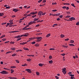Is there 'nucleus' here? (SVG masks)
Instances as JSON below:
<instances>
[{
	"label": "nucleus",
	"instance_id": "1",
	"mask_svg": "<svg viewBox=\"0 0 79 79\" xmlns=\"http://www.w3.org/2000/svg\"><path fill=\"white\" fill-rule=\"evenodd\" d=\"M0 73H1V74H8V73L4 70H3L2 71L0 72Z\"/></svg>",
	"mask_w": 79,
	"mask_h": 79
},
{
	"label": "nucleus",
	"instance_id": "2",
	"mask_svg": "<svg viewBox=\"0 0 79 79\" xmlns=\"http://www.w3.org/2000/svg\"><path fill=\"white\" fill-rule=\"evenodd\" d=\"M28 35H29V34H28V33H26L24 35H20V37H23V36L27 37V36H28Z\"/></svg>",
	"mask_w": 79,
	"mask_h": 79
},
{
	"label": "nucleus",
	"instance_id": "3",
	"mask_svg": "<svg viewBox=\"0 0 79 79\" xmlns=\"http://www.w3.org/2000/svg\"><path fill=\"white\" fill-rule=\"evenodd\" d=\"M25 71H27L28 73H31L32 72H31V70L30 69H25Z\"/></svg>",
	"mask_w": 79,
	"mask_h": 79
},
{
	"label": "nucleus",
	"instance_id": "4",
	"mask_svg": "<svg viewBox=\"0 0 79 79\" xmlns=\"http://www.w3.org/2000/svg\"><path fill=\"white\" fill-rule=\"evenodd\" d=\"M42 12L41 11H40L38 13V15L39 16H42Z\"/></svg>",
	"mask_w": 79,
	"mask_h": 79
},
{
	"label": "nucleus",
	"instance_id": "5",
	"mask_svg": "<svg viewBox=\"0 0 79 79\" xmlns=\"http://www.w3.org/2000/svg\"><path fill=\"white\" fill-rule=\"evenodd\" d=\"M18 9H14L13 10V11H14V12H17V11H18Z\"/></svg>",
	"mask_w": 79,
	"mask_h": 79
},
{
	"label": "nucleus",
	"instance_id": "6",
	"mask_svg": "<svg viewBox=\"0 0 79 79\" xmlns=\"http://www.w3.org/2000/svg\"><path fill=\"white\" fill-rule=\"evenodd\" d=\"M43 65H44V64H42L40 63L39 64V65L41 67H42V66H43Z\"/></svg>",
	"mask_w": 79,
	"mask_h": 79
},
{
	"label": "nucleus",
	"instance_id": "7",
	"mask_svg": "<svg viewBox=\"0 0 79 79\" xmlns=\"http://www.w3.org/2000/svg\"><path fill=\"white\" fill-rule=\"evenodd\" d=\"M20 37H21L20 35H19L15 37V38H17V39H18V38H20Z\"/></svg>",
	"mask_w": 79,
	"mask_h": 79
},
{
	"label": "nucleus",
	"instance_id": "8",
	"mask_svg": "<svg viewBox=\"0 0 79 79\" xmlns=\"http://www.w3.org/2000/svg\"><path fill=\"white\" fill-rule=\"evenodd\" d=\"M50 34L49 33L46 36V37H50Z\"/></svg>",
	"mask_w": 79,
	"mask_h": 79
},
{
	"label": "nucleus",
	"instance_id": "9",
	"mask_svg": "<svg viewBox=\"0 0 79 79\" xmlns=\"http://www.w3.org/2000/svg\"><path fill=\"white\" fill-rule=\"evenodd\" d=\"M24 50H29L28 48H23Z\"/></svg>",
	"mask_w": 79,
	"mask_h": 79
},
{
	"label": "nucleus",
	"instance_id": "10",
	"mask_svg": "<svg viewBox=\"0 0 79 79\" xmlns=\"http://www.w3.org/2000/svg\"><path fill=\"white\" fill-rule=\"evenodd\" d=\"M74 42V41L73 40H70V43L71 44H73Z\"/></svg>",
	"mask_w": 79,
	"mask_h": 79
},
{
	"label": "nucleus",
	"instance_id": "11",
	"mask_svg": "<svg viewBox=\"0 0 79 79\" xmlns=\"http://www.w3.org/2000/svg\"><path fill=\"white\" fill-rule=\"evenodd\" d=\"M49 63L50 64H51L53 63V61H52V60H50V61H49Z\"/></svg>",
	"mask_w": 79,
	"mask_h": 79
},
{
	"label": "nucleus",
	"instance_id": "12",
	"mask_svg": "<svg viewBox=\"0 0 79 79\" xmlns=\"http://www.w3.org/2000/svg\"><path fill=\"white\" fill-rule=\"evenodd\" d=\"M60 13L56 14H55V16H60Z\"/></svg>",
	"mask_w": 79,
	"mask_h": 79
},
{
	"label": "nucleus",
	"instance_id": "13",
	"mask_svg": "<svg viewBox=\"0 0 79 79\" xmlns=\"http://www.w3.org/2000/svg\"><path fill=\"white\" fill-rule=\"evenodd\" d=\"M60 37H61V38H63V37H64V35L63 34H61L60 35Z\"/></svg>",
	"mask_w": 79,
	"mask_h": 79
},
{
	"label": "nucleus",
	"instance_id": "14",
	"mask_svg": "<svg viewBox=\"0 0 79 79\" xmlns=\"http://www.w3.org/2000/svg\"><path fill=\"white\" fill-rule=\"evenodd\" d=\"M10 79H16V78L15 77H10Z\"/></svg>",
	"mask_w": 79,
	"mask_h": 79
},
{
	"label": "nucleus",
	"instance_id": "15",
	"mask_svg": "<svg viewBox=\"0 0 79 79\" xmlns=\"http://www.w3.org/2000/svg\"><path fill=\"white\" fill-rule=\"evenodd\" d=\"M28 24L29 25H31V24H33V23H32V21H31Z\"/></svg>",
	"mask_w": 79,
	"mask_h": 79
},
{
	"label": "nucleus",
	"instance_id": "16",
	"mask_svg": "<svg viewBox=\"0 0 79 79\" xmlns=\"http://www.w3.org/2000/svg\"><path fill=\"white\" fill-rule=\"evenodd\" d=\"M4 15V14H3V13H0V16H3V15Z\"/></svg>",
	"mask_w": 79,
	"mask_h": 79
},
{
	"label": "nucleus",
	"instance_id": "17",
	"mask_svg": "<svg viewBox=\"0 0 79 79\" xmlns=\"http://www.w3.org/2000/svg\"><path fill=\"white\" fill-rule=\"evenodd\" d=\"M62 72L64 73V74H65L66 73V71H62Z\"/></svg>",
	"mask_w": 79,
	"mask_h": 79
},
{
	"label": "nucleus",
	"instance_id": "18",
	"mask_svg": "<svg viewBox=\"0 0 79 79\" xmlns=\"http://www.w3.org/2000/svg\"><path fill=\"white\" fill-rule=\"evenodd\" d=\"M16 55V54L15 53H14V54L12 55V56H15Z\"/></svg>",
	"mask_w": 79,
	"mask_h": 79
},
{
	"label": "nucleus",
	"instance_id": "19",
	"mask_svg": "<svg viewBox=\"0 0 79 79\" xmlns=\"http://www.w3.org/2000/svg\"><path fill=\"white\" fill-rule=\"evenodd\" d=\"M26 28H27V27H25L22 30H27Z\"/></svg>",
	"mask_w": 79,
	"mask_h": 79
},
{
	"label": "nucleus",
	"instance_id": "20",
	"mask_svg": "<svg viewBox=\"0 0 79 79\" xmlns=\"http://www.w3.org/2000/svg\"><path fill=\"white\" fill-rule=\"evenodd\" d=\"M22 50L20 49V50H17L16 51V52H22Z\"/></svg>",
	"mask_w": 79,
	"mask_h": 79
},
{
	"label": "nucleus",
	"instance_id": "21",
	"mask_svg": "<svg viewBox=\"0 0 79 79\" xmlns=\"http://www.w3.org/2000/svg\"><path fill=\"white\" fill-rule=\"evenodd\" d=\"M11 49L12 50H15L16 49V48H11Z\"/></svg>",
	"mask_w": 79,
	"mask_h": 79
},
{
	"label": "nucleus",
	"instance_id": "22",
	"mask_svg": "<svg viewBox=\"0 0 79 79\" xmlns=\"http://www.w3.org/2000/svg\"><path fill=\"white\" fill-rule=\"evenodd\" d=\"M10 71H11V73H14V70L12 69H11L10 70Z\"/></svg>",
	"mask_w": 79,
	"mask_h": 79
},
{
	"label": "nucleus",
	"instance_id": "23",
	"mask_svg": "<svg viewBox=\"0 0 79 79\" xmlns=\"http://www.w3.org/2000/svg\"><path fill=\"white\" fill-rule=\"evenodd\" d=\"M28 56H34V55H27Z\"/></svg>",
	"mask_w": 79,
	"mask_h": 79
},
{
	"label": "nucleus",
	"instance_id": "24",
	"mask_svg": "<svg viewBox=\"0 0 79 79\" xmlns=\"http://www.w3.org/2000/svg\"><path fill=\"white\" fill-rule=\"evenodd\" d=\"M71 5H72V6H73V7H74V8H75V7H76V6H74V4H73V3L71 4Z\"/></svg>",
	"mask_w": 79,
	"mask_h": 79
},
{
	"label": "nucleus",
	"instance_id": "25",
	"mask_svg": "<svg viewBox=\"0 0 79 79\" xmlns=\"http://www.w3.org/2000/svg\"><path fill=\"white\" fill-rule=\"evenodd\" d=\"M5 37V35H3L1 36L0 37L1 38H3V37Z\"/></svg>",
	"mask_w": 79,
	"mask_h": 79
},
{
	"label": "nucleus",
	"instance_id": "26",
	"mask_svg": "<svg viewBox=\"0 0 79 79\" xmlns=\"http://www.w3.org/2000/svg\"><path fill=\"white\" fill-rule=\"evenodd\" d=\"M62 47H66V48H68V46H65L64 45H62Z\"/></svg>",
	"mask_w": 79,
	"mask_h": 79
},
{
	"label": "nucleus",
	"instance_id": "27",
	"mask_svg": "<svg viewBox=\"0 0 79 79\" xmlns=\"http://www.w3.org/2000/svg\"><path fill=\"white\" fill-rule=\"evenodd\" d=\"M11 68H15L16 66H12L11 67Z\"/></svg>",
	"mask_w": 79,
	"mask_h": 79
},
{
	"label": "nucleus",
	"instance_id": "28",
	"mask_svg": "<svg viewBox=\"0 0 79 79\" xmlns=\"http://www.w3.org/2000/svg\"><path fill=\"white\" fill-rule=\"evenodd\" d=\"M50 50H55V49L54 48H50Z\"/></svg>",
	"mask_w": 79,
	"mask_h": 79
},
{
	"label": "nucleus",
	"instance_id": "29",
	"mask_svg": "<svg viewBox=\"0 0 79 79\" xmlns=\"http://www.w3.org/2000/svg\"><path fill=\"white\" fill-rule=\"evenodd\" d=\"M52 16H55V14H51V13H50V16H52Z\"/></svg>",
	"mask_w": 79,
	"mask_h": 79
},
{
	"label": "nucleus",
	"instance_id": "30",
	"mask_svg": "<svg viewBox=\"0 0 79 79\" xmlns=\"http://www.w3.org/2000/svg\"><path fill=\"white\" fill-rule=\"evenodd\" d=\"M63 17V15H61L60 16H59V18H62Z\"/></svg>",
	"mask_w": 79,
	"mask_h": 79
},
{
	"label": "nucleus",
	"instance_id": "31",
	"mask_svg": "<svg viewBox=\"0 0 79 79\" xmlns=\"http://www.w3.org/2000/svg\"><path fill=\"white\" fill-rule=\"evenodd\" d=\"M37 20H38V19L37 18H35L34 19V21H37Z\"/></svg>",
	"mask_w": 79,
	"mask_h": 79
},
{
	"label": "nucleus",
	"instance_id": "32",
	"mask_svg": "<svg viewBox=\"0 0 79 79\" xmlns=\"http://www.w3.org/2000/svg\"><path fill=\"white\" fill-rule=\"evenodd\" d=\"M27 61H31V59H27Z\"/></svg>",
	"mask_w": 79,
	"mask_h": 79
},
{
	"label": "nucleus",
	"instance_id": "33",
	"mask_svg": "<svg viewBox=\"0 0 79 79\" xmlns=\"http://www.w3.org/2000/svg\"><path fill=\"white\" fill-rule=\"evenodd\" d=\"M69 45H70V46H74V45L73 44H69Z\"/></svg>",
	"mask_w": 79,
	"mask_h": 79
},
{
	"label": "nucleus",
	"instance_id": "34",
	"mask_svg": "<svg viewBox=\"0 0 79 79\" xmlns=\"http://www.w3.org/2000/svg\"><path fill=\"white\" fill-rule=\"evenodd\" d=\"M36 75H37V76H39V75L40 73H39V72H36Z\"/></svg>",
	"mask_w": 79,
	"mask_h": 79
},
{
	"label": "nucleus",
	"instance_id": "35",
	"mask_svg": "<svg viewBox=\"0 0 79 79\" xmlns=\"http://www.w3.org/2000/svg\"><path fill=\"white\" fill-rule=\"evenodd\" d=\"M76 24L77 26H79V22H78L77 23H76Z\"/></svg>",
	"mask_w": 79,
	"mask_h": 79
},
{
	"label": "nucleus",
	"instance_id": "36",
	"mask_svg": "<svg viewBox=\"0 0 79 79\" xmlns=\"http://www.w3.org/2000/svg\"><path fill=\"white\" fill-rule=\"evenodd\" d=\"M71 18H72V20H75V19H76L75 18H74L73 17H71Z\"/></svg>",
	"mask_w": 79,
	"mask_h": 79
},
{
	"label": "nucleus",
	"instance_id": "37",
	"mask_svg": "<svg viewBox=\"0 0 79 79\" xmlns=\"http://www.w3.org/2000/svg\"><path fill=\"white\" fill-rule=\"evenodd\" d=\"M69 21H73L72 17L69 18Z\"/></svg>",
	"mask_w": 79,
	"mask_h": 79
},
{
	"label": "nucleus",
	"instance_id": "38",
	"mask_svg": "<svg viewBox=\"0 0 79 79\" xmlns=\"http://www.w3.org/2000/svg\"><path fill=\"white\" fill-rule=\"evenodd\" d=\"M27 65V64H25L22 65V66H25Z\"/></svg>",
	"mask_w": 79,
	"mask_h": 79
},
{
	"label": "nucleus",
	"instance_id": "39",
	"mask_svg": "<svg viewBox=\"0 0 79 79\" xmlns=\"http://www.w3.org/2000/svg\"><path fill=\"white\" fill-rule=\"evenodd\" d=\"M32 29V28L30 27L26 28V29H27V30H29L30 29Z\"/></svg>",
	"mask_w": 79,
	"mask_h": 79
},
{
	"label": "nucleus",
	"instance_id": "40",
	"mask_svg": "<svg viewBox=\"0 0 79 79\" xmlns=\"http://www.w3.org/2000/svg\"><path fill=\"white\" fill-rule=\"evenodd\" d=\"M6 24V23H2V25H5V24Z\"/></svg>",
	"mask_w": 79,
	"mask_h": 79
},
{
	"label": "nucleus",
	"instance_id": "41",
	"mask_svg": "<svg viewBox=\"0 0 79 79\" xmlns=\"http://www.w3.org/2000/svg\"><path fill=\"white\" fill-rule=\"evenodd\" d=\"M71 16H69V15H67L66 17H65V18H70Z\"/></svg>",
	"mask_w": 79,
	"mask_h": 79
},
{
	"label": "nucleus",
	"instance_id": "42",
	"mask_svg": "<svg viewBox=\"0 0 79 79\" xmlns=\"http://www.w3.org/2000/svg\"><path fill=\"white\" fill-rule=\"evenodd\" d=\"M21 38H19V39H18L17 40V41H19V40H21Z\"/></svg>",
	"mask_w": 79,
	"mask_h": 79
},
{
	"label": "nucleus",
	"instance_id": "43",
	"mask_svg": "<svg viewBox=\"0 0 79 79\" xmlns=\"http://www.w3.org/2000/svg\"><path fill=\"white\" fill-rule=\"evenodd\" d=\"M31 44H35V42H33Z\"/></svg>",
	"mask_w": 79,
	"mask_h": 79
},
{
	"label": "nucleus",
	"instance_id": "44",
	"mask_svg": "<svg viewBox=\"0 0 79 79\" xmlns=\"http://www.w3.org/2000/svg\"><path fill=\"white\" fill-rule=\"evenodd\" d=\"M69 76H71V77L72 76V77L74 76V75H72V74H70V75H69Z\"/></svg>",
	"mask_w": 79,
	"mask_h": 79
},
{
	"label": "nucleus",
	"instance_id": "45",
	"mask_svg": "<svg viewBox=\"0 0 79 79\" xmlns=\"http://www.w3.org/2000/svg\"><path fill=\"white\" fill-rule=\"evenodd\" d=\"M15 33V31H9V33Z\"/></svg>",
	"mask_w": 79,
	"mask_h": 79
},
{
	"label": "nucleus",
	"instance_id": "46",
	"mask_svg": "<svg viewBox=\"0 0 79 79\" xmlns=\"http://www.w3.org/2000/svg\"><path fill=\"white\" fill-rule=\"evenodd\" d=\"M45 14H46V13H43L42 12V15H45Z\"/></svg>",
	"mask_w": 79,
	"mask_h": 79
},
{
	"label": "nucleus",
	"instance_id": "47",
	"mask_svg": "<svg viewBox=\"0 0 79 79\" xmlns=\"http://www.w3.org/2000/svg\"><path fill=\"white\" fill-rule=\"evenodd\" d=\"M56 2H55L54 3L53 2L52 3V5H56Z\"/></svg>",
	"mask_w": 79,
	"mask_h": 79
},
{
	"label": "nucleus",
	"instance_id": "48",
	"mask_svg": "<svg viewBox=\"0 0 79 79\" xmlns=\"http://www.w3.org/2000/svg\"><path fill=\"white\" fill-rule=\"evenodd\" d=\"M66 69L65 68H64V69H62V71H66Z\"/></svg>",
	"mask_w": 79,
	"mask_h": 79
},
{
	"label": "nucleus",
	"instance_id": "49",
	"mask_svg": "<svg viewBox=\"0 0 79 79\" xmlns=\"http://www.w3.org/2000/svg\"><path fill=\"white\" fill-rule=\"evenodd\" d=\"M69 40V39L68 38L65 39V41H68V40Z\"/></svg>",
	"mask_w": 79,
	"mask_h": 79
},
{
	"label": "nucleus",
	"instance_id": "50",
	"mask_svg": "<svg viewBox=\"0 0 79 79\" xmlns=\"http://www.w3.org/2000/svg\"><path fill=\"white\" fill-rule=\"evenodd\" d=\"M10 44H15V42H11L10 43Z\"/></svg>",
	"mask_w": 79,
	"mask_h": 79
},
{
	"label": "nucleus",
	"instance_id": "51",
	"mask_svg": "<svg viewBox=\"0 0 79 79\" xmlns=\"http://www.w3.org/2000/svg\"><path fill=\"white\" fill-rule=\"evenodd\" d=\"M2 40H3V41H5V40H6V39H2Z\"/></svg>",
	"mask_w": 79,
	"mask_h": 79
},
{
	"label": "nucleus",
	"instance_id": "52",
	"mask_svg": "<svg viewBox=\"0 0 79 79\" xmlns=\"http://www.w3.org/2000/svg\"><path fill=\"white\" fill-rule=\"evenodd\" d=\"M15 61H16V63H19V61L18 60H16Z\"/></svg>",
	"mask_w": 79,
	"mask_h": 79
},
{
	"label": "nucleus",
	"instance_id": "53",
	"mask_svg": "<svg viewBox=\"0 0 79 79\" xmlns=\"http://www.w3.org/2000/svg\"><path fill=\"white\" fill-rule=\"evenodd\" d=\"M57 10H52V11H54V12H55V11H56Z\"/></svg>",
	"mask_w": 79,
	"mask_h": 79
},
{
	"label": "nucleus",
	"instance_id": "54",
	"mask_svg": "<svg viewBox=\"0 0 79 79\" xmlns=\"http://www.w3.org/2000/svg\"><path fill=\"white\" fill-rule=\"evenodd\" d=\"M55 77H56V79H59V77H58V76H55Z\"/></svg>",
	"mask_w": 79,
	"mask_h": 79
},
{
	"label": "nucleus",
	"instance_id": "55",
	"mask_svg": "<svg viewBox=\"0 0 79 79\" xmlns=\"http://www.w3.org/2000/svg\"><path fill=\"white\" fill-rule=\"evenodd\" d=\"M40 26V25H39V24H38L35 26V27H39V26Z\"/></svg>",
	"mask_w": 79,
	"mask_h": 79
},
{
	"label": "nucleus",
	"instance_id": "56",
	"mask_svg": "<svg viewBox=\"0 0 79 79\" xmlns=\"http://www.w3.org/2000/svg\"><path fill=\"white\" fill-rule=\"evenodd\" d=\"M49 58L50 59H51V58H52V56H49Z\"/></svg>",
	"mask_w": 79,
	"mask_h": 79
},
{
	"label": "nucleus",
	"instance_id": "57",
	"mask_svg": "<svg viewBox=\"0 0 79 79\" xmlns=\"http://www.w3.org/2000/svg\"><path fill=\"white\" fill-rule=\"evenodd\" d=\"M42 0H39L38 1V3H40V2H42Z\"/></svg>",
	"mask_w": 79,
	"mask_h": 79
},
{
	"label": "nucleus",
	"instance_id": "58",
	"mask_svg": "<svg viewBox=\"0 0 79 79\" xmlns=\"http://www.w3.org/2000/svg\"><path fill=\"white\" fill-rule=\"evenodd\" d=\"M12 52L11 51H9V52H8V53H12Z\"/></svg>",
	"mask_w": 79,
	"mask_h": 79
},
{
	"label": "nucleus",
	"instance_id": "59",
	"mask_svg": "<svg viewBox=\"0 0 79 79\" xmlns=\"http://www.w3.org/2000/svg\"><path fill=\"white\" fill-rule=\"evenodd\" d=\"M65 55V54L64 53H63V54H61V55H62V56H64V55Z\"/></svg>",
	"mask_w": 79,
	"mask_h": 79
},
{
	"label": "nucleus",
	"instance_id": "60",
	"mask_svg": "<svg viewBox=\"0 0 79 79\" xmlns=\"http://www.w3.org/2000/svg\"><path fill=\"white\" fill-rule=\"evenodd\" d=\"M13 24V22H10V24L11 25Z\"/></svg>",
	"mask_w": 79,
	"mask_h": 79
},
{
	"label": "nucleus",
	"instance_id": "61",
	"mask_svg": "<svg viewBox=\"0 0 79 79\" xmlns=\"http://www.w3.org/2000/svg\"><path fill=\"white\" fill-rule=\"evenodd\" d=\"M66 8V6H64L62 7V8Z\"/></svg>",
	"mask_w": 79,
	"mask_h": 79
},
{
	"label": "nucleus",
	"instance_id": "62",
	"mask_svg": "<svg viewBox=\"0 0 79 79\" xmlns=\"http://www.w3.org/2000/svg\"><path fill=\"white\" fill-rule=\"evenodd\" d=\"M67 13L68 15H69V14H70V12H67Z\"/></svg>",
	"mask_w": 79,
	"mask_h": 79
},
{
	"label": "nucleus",
	"instance_id": "63",
	"mask_svg": "<svg viewBox=\"0 0 79 79\" xmlns=\"http://www.w3.org/2000/svg\"><path fill=\"white\" fill-rule=\"evenodd\" d=\"M35 45V46H36L37 47V46H39V44H36Z\"/></svg>",
	"mask_w": 79,
	"mask_h": 79
},
{
	"label": "nucleus",
	"instance_id": "64",
	"mask_svg": "<svg viewBox=\"0 0 79 79\" xmlns=\"http://www.w3.org/2000/svg\"><path fill=\"white\" fill-rule=\"evenodd\" d=\"M71 79H74V77H71Z\"/></svg>",
	"mask_w": 79,
	"mask_h": 79
}]
</instances>
